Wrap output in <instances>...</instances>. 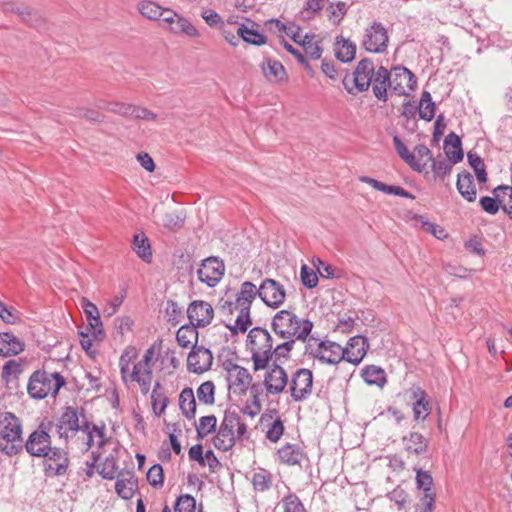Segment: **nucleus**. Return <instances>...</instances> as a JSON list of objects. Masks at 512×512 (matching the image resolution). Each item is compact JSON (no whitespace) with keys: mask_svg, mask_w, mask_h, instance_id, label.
<instances>
[{"mask_svg":"<svg viewBox=\"0 0 512 512\" xmlns=\"http://www.w3.org/2000/svg\"><path fill=\"white\" fill-rule=\"evenodd\" d=\"M154 348H148L142 358L135 362L138 352L135 347L128 346L119 359L122 380L125 384L135 382L142 394L147 395L153 382Z\"/></svg>","mask_w":512,"mask_h":512,"instance_id":"f257e3e1","label":"nucleus"},{"mask_svg":"<svg viewBox=\"0 0 512 512\" xmlns=\"http://www.w3.org/2000/svg\"><path fill=\"white\" fill-rule=\"evenodd\" d=\"M368 348L367 339L357 335L350 338L345 348L336 342L321 341L311 353L322 363L335 365L345 360L351 364L358 365L365 357Z\"/></svg>","mask_w":512,"mask_h":512,"instance_id":"f03ea898","label":"nucleus"},{"mask_svg":"<svg viewBox=\"0 0 512 512\" xmlns=\"http://www.w3.org/2000/svg\"><path fill=\"white\" fill-rule=\"evenodd\" d=\"M56 433L61 439L66 441L72 438L77 432L85 434V444L87 450L96 445L102 448L108 441L105 434V426L90 425L87 421L80 422L77 410L67 407L55 424Z\"/></svg>","mask_w":512,"mask_h":512,"instance_id":"7ed1b4c3","label":"nucleus"},{"mask_svg":"<svg viewBox=\"0 0 512 512\" xmlns=\"http://www.w3.org/2000/svg\"><path fill=\"white\" fill-rule=\"evenodd\" d=\"M259 296V289L250 281H245L241 284L240 290L236 294L235 302L229 303V311L232 313L234 310L238 311V315L233 325H227L232 334L238 332H246L248 327L252 324L250 317V309L252 302Z\"/></svg>","mask_w":512,"mask_h":512,"instance_id":"20e7f679","label":"nucleus"},{"mask_svg":"<svg viewBox=\"0 0 512 512\" xmlns=\"http://www.w3.org/2000/svg\"><path fill=\"white\" fill-rule=\"evenodd\" d=\"M272 328L280 338L306 341L312 331L313 323L307 319L299 318L289 310H281L274 315Z\"/></svg>","mask_w":512,"mask_h":512,"instance_id":"39448f33","label":"nucleus"},{"mask_svg":"<svg viewBox=\"0 0 512 512\" xmlns=\"http://www.w3.org/2000/svg\"><path fill=\"white\" fill-rule=\"evenodd\" d=\"M247 347L250 350L253 370H264L272 360L273 338L270 333L261 327H254L249 331Z\"/></svg>","mask_w":512,"mask_h":512,"instance_id":"423d86ee","label":"nucleus"},{"mask_svg":"<svg viewBox=\"0 0 512 512\" xmlns=\"http://www.w3.org/2000/svg\"><path fill=\"white\" fill-rule=\"evenodd\" d=\"M22 422L11 412H0V451L8 456L22 449Z\"/></svg>","mask_w":512,"mask_h":512,"instance_id":"0eeeda50","label":"nucleus"},{"mask_svg":"<svg viewBox=\"0 0 512 512\" xmlns=\"http://www.w3.org/2000/svg\"><path fill=\"white\" fill-rule=\"evenodd\" d=\"M65 383L66 382L60 373L35 371L30 376L27 391L32 398L43 399L50 394L55 396Z\"/></svg>","mask_w":512,"mask_h":512,"instance_id":"6e6552de","label":"nucleus"},{"mask_svg":"<svg viewBox=\"0 0 512 512\" xmlns=\"http://www.w3.org/2000/svg\"><path fill=\"white\" fill-rule=\"evenodd\" d=\"M389 41L386 28L380 22H373L363 34L362 46L370 53L385 52Z\"/></svg>","mask_w":512,"mask_h":512,"instance_id":"1a4fd4ad","label":"nucleus"},{"mask_svg":"<svg viewBox=\"0 0 512 512\" xmlns=\"http://www.w3.org/2000/svg\"><path fill=\"white\" fill-rule=\"evenodd\" d=\"M225 369L229 391L234 395H245L252 382L250 372L246 368L232 363L226 364Z\"/></svg>","mask_w":512,"mask_h":512,"instance_id":"9d476101","label":"nucleus"},{"mask_svg":"<svg viewBox=\"0 0 512 512\" xmlns=\"http://www.w3.org/2000/svg\"><path fill=\"white\" fill-rule=\"evenodd\" d=\"M49 425L50 423H41L39 427L29 435L25 443V449L31 456L42 457L51 449Z\"/></svg>","mask_w":512,"mask_h":512,"instance_id":"9b49d317","label":"nucleus"},{"mask_svg":"<svg viewBox=\"0 0 512 512\" xmlns=\"http://www.w3.org/2000/svg\"><path fill=\"white\" fill-rule=\"evenodd\" d=\"M416 85L417 81L414 74L406 67L397 66L391 69L389 89L393 93L399 96H408L415 89Z\"/></svg>","mask_w":512,"mask_h":512,"instance_id":"f8f14e48","label":"nucleus"},{"mask_svg":"<svg viewBox=\"0 0 512 512\" xmlns=\"http://www.w3.org/2000/svg\"><path fill=\"white\" fill-rule=\"evenodd\" d=\"M265 369L263 385L267 395H279L284 392L289 381L285 369L277 363L268 365Z\"/></svg>","mask_w":512,"mask_h":512,"instance_id":"ddd939ff","label":"nucleus"},{"mask_svg":"<svg viewBox=\"0 0 512 512\" xmlns=\"http://www.w3.org/2000/svg\"><path fill=\"white\" fill-rule=\"evenodd\" d=\"M258 289L260 299L268 307L278 308L285 302L286 290L280 282L274 279H264Z\"/></svg>","mask_w":512,"mask_h":512,"instance_id":"4468645a","label":"nucleus"},{"mask_svg":"<svg viewBox=\"0 0 512 512\" xmlns=\"http://www.w3.org/2000/svg\"><path fill=\"white\" fill-rule=\"evenodd\" d=\"M44 458V472L48 476H62L66 474L69 467L68 452L64 449L54 447L42 456Z\"/></svg>","mask_w":512,"mask_h":512,"instance_id":"2eb2a0df","label":"nucleus"},{"mask_svg":"<svg viewBox=\"0 0 512 512\" xmlns=\"http://www.w3.org/2000/svg\"><path fill=\"white\" fill-rule=\"evenodd\" d=\"M313 374L309 369H298L292 376L289 385L291 397L302 401L312 393Z\"/></svg>","mask_w":512,"mask_h":512,"instance_id":"dca6fc26","label":"nucleus"},{"mask_svg":"<svg viewBox=\"0 0 512 512\" xmlns=\"http://www.w3.org/2000/svg\"><path fill=\"white\" fill-rule=\"evenodd\" d=\"M224 270L225 267L222 261L215 257L207 258L203 260L197 271L198 279L209 287H214L222 279Z\"/></svg>","mask_w":512,"mask_h":512,"instance_id":"f3484780","label":"nucleus"},{"mask_svg":"<svg viewBox=\"0 0 512 512\" xmlns=\"http://www.w3.org/2000/svg\"><path fill=\"white\" fill-rule=\"evenodd\" d=\"M187 316L190 323L195 327H206L213 320L214 309L212 305L206 301L195 300L188 306Z\"/></svg>","mask_w":512,"mask_h":512,"instance_id":"a211bd4d","label":"nucleus"},{"mask_svg":"<svg viewBox=\"0 0 512 512\" xmlns=\"http://www.w3.org/2000/svg\"><path fill=\"white\" fill-rule=\"evenodd\" d=\"M213 362L212 352L203 346H193L187 358V368L190 372L201 374L210 369Z\"/></svg>","mask_w":512,"mask_h":512,"instance_id":"6ab92c4d","label":"nucleus"},{"mask_svg":"<svg viewBox=\"0 0 512 512\" xmlns=\"http://www.w3.org/2000/svg\"><path fill=\"white\" fill-rule=\"evenodd\" d=\"M81 306L88 321L86 330L91 331L94 339L102 341L105 338V332L97 306L85 298L82 299Z\"/></svg>","mask_w":512,"mask_h":512,"instance_id":"aec40b11","label":"nucleus"},{"mask_svg":"<svg viewBox=\"0 0 512 512\" xmlns=\"http://www.w3.org/2000/svg\"><path fill=\"white\" fill-rule=\"evenodd\" d=\"M375 66L371 59L364 58L356 66L352 82L358 92L367 91L372 84V77L375 72Z\"/></svg>","mask_w":512,"mask_h":512,"instance_id":"412c9836","label":"nucleus"},{"mask_svg":"<svg viewBox=\"0 0 512 512\" xmlns=\"http://www.w3.org/2000/svg\"><path fill=\"white\" fill-rule=\"evenodd\" d=\"M3 11L18 15L23 22L33 27H38L42 23V17L39 13L24 5L7 2L3 4Z\"/></svg>","mask_w":512,"mask_h":512,"instance_id":"4be33fe9","label":"nucleus"},{"mask_svg":"<svg viewBox=\"0 0 512 512\" xmlns=\"http://www.w3.org/2000/svg\"><path fill=\"white\" fill-rule=\"evenodd\" d=\"M227 423V428L230 434H234L233 436L243 442L245 439H248V430L247 424L243 421L242 417L236 413L235 411H226L221 422L222 426H225Z\"/></svg>","mask_w":512,"mask_h":512,"instance_id":"5701e85b","label":"nucleus"},{"mask_svg":"<svg viewBox=\"0 0 512 512\" xmlns=\"http://www.w3.org/2000/svg\"><path fill=\"white\" fill-rule=\"evenodd\" d=\"M391 80V71L389 72L385 67L380 66L372 77V90L374 96L381 101H387V90L389 89V82Z\"/></svg>","mask_w":512,"mask_h":512,"instance_id":"b1692460","label":"nucleus"},{"mask_svg":"<svg viewBox=\"0 0 512 512\" xmlns=\"http://www.w3.org/2000/svg\"><path fill=\"white\" fill-rule=\"evenodd\" d=\"M261 70L267 81L270 83H279L285 80L286 71L281 62L267 58L261 65Z\"/></svg>","mask_w":512,"mask_h":512,"instance_id":"393cba45","label":"nucleus"},{"mask_svg":"<svg viewBox=\"0 0 512 512\" xmlns=\"http://www.w3.org/2000/svg\"><path fill=\"white\" fill-rule=\"evenodd\" d=\"M402 443L408 454H423L426 452L428 447L427 439L418 432H410L409 435L404 436Z\"/></svg>","mask_w":512,"mask_h":512,"instance_id":"a878e982","label":"nucleus"},{"mask_svg":"<svg viewBox=\"0 0 512 512\" xmlns=\"http://www.w3.org/2000/svg\"><path fill=\"white\" fill-rule=\"evenodd\" d=\"M277 454L280 461L289 466L300 464L304 458V452L301 447L290 443L278 449Z\"/></svg>","mask_w":512,"mask_h":512,"instance_id":"bb28decb","label":"nucleus"},{"mask_svg":"<svg viewBox=\"0 0 512 512\" xmlns=\"http://www.w3.org/2000/svg\"><path fill=\"white\" fill-rule=\"evenodd\" d=\"M132 249L145 263L152 261V249L150 241L144 232H138L133 236Z\"/></svg>","mask_w":512,"mask_h":512,"instance_id":"cd10ccee","label":"nucleus"},{"mask_svg":"<svg viewBox=\"0 0 512 512\" xmlns=\"http://www.w3.org/2000/svg\"><path fill=\"white\" fill-rule=\"evenodd\" d=\"M457 190L463 198L469 202L476 199V188L473 182V176L467 171L458 174L456 182Z\"/></svg>","mask_w":512,"mask_h":512,"instance_id":"c85d7f7f","label":"nucleus"},{"mask_svg":"<svg viewBox=\"0 0 512 512\" xmlns=\"http://www.w3.org/2000/svg\"><path fill=\"white\" fill-rule=\"evenodd\" d=\"M23 351V344L10 333H0V356L17 355Z\"/></svg>","mask_w":512,"mask_h":512,"instance_id":"c756f323","label":"nucleus"},{"mask_svg":"<svg viewBox=\"0 0 512 512\" xmlns=\"http://www.w3.org/2000/svg\"><path fill=\"white\" fill-rule=\"evenodd\" d=\"M356 45L352 41L337 37L335 42V55L341 62H351L355 58Z\"/></svg>","mask_w":512,"mask_h":512,"instance_id":"7c9ffc66","label":"nucleus"},{"mask_svg":"<svg viewBox=\"0 0 512 512\" xmlns=\"http://www.w3.org/2000/svg\"><path fill=\"white\" fill-rule=\"evenodd\" d=\"M197 340H198L197 327H195L191 323H190V325H188V324L182 325L176 333V341H177L178 345L182 348H189V347L193 348V346H197L196 345Z\"/></svg>","mask_w":512,"mask_h":512,"instance_id":"2f4dec72","label":"nucleus"},{"mask_svg":"<svg viewBox=\"0 0 512 512\" xmlns=\"http://www.w3.org/2000/svg\"><path fill=\"white\" fill-rule=\"evenodd\" d=\"M179 407L187 419H193L196 414V401L193 389L184 388L179 395Z\"/></svg>","mask_w":512,"mask_h":512,"instance_id":"473e14b6","label":"nucleus"},{"mask_svg":"<svg viewBox=\"0 0 512 512\" xmlns=\"http://www.w3.org/2000/svg\"><path fill=\"white\" fill-rule=\"evenodd\" d=\"M444 151L448 158L454 162H460L463 159V150L460 138L453 132L449 133L444 140Z\"/></svg>","mask_w":512,"mask_h":512,"instance_id":"72a5a7b5","label":"nucleus"},{"mask_svg":"<svg viewBox=\"0 0 512 512\" xmlns=\"http://www.w3.org/2000/svg\"><path fill=\"white\" fill-rule=\"evenodd\" d=\"M227 425V423H225V426L220 424L219 430L213 439L214 446L224 452L229 451L237 442H241L233 436L234 434L229 433Z\"/></svg>","mask_w":512,"mask_h":512,"instance_id":"f704fd0d","label":"nucleus"},{"mask_svg":"<svg viewBox=\"0 0 512 512\" xmlns=\"http://www.w3.org/2000/svg\"><path fill=\"white\" fill-rule=\"evenodd\" d=\"M393 144L401 159L404 160L413 170L417 172L423 171V164L418 162L416 163V156L414 153L409 152L408 148L399 136L396 135L393 137Z\"/></svg>","mask_w":512,"mask_h":512,"instance_id":"c9c22d12","label":"nucleus"},{"mask_svg":"<svg viewBox=\"0 0 512 512\" xmlns=\"http://www.w3.org/2000/svg\"><path fill=\"white\" fill-rule=\"evenodd\" d=\"M362 377L368 385L383 387L387 382L385 371L374 365L366 366L362 370Z\"/></svg>","mask_w":512,"mask_h":512,"instance_id":"e433bc0d","label":"nucleus"},{"mask_svg":"<svg viewBox=\"0 0 512 512\" xmlns=\"http://www.w3.org/2000/svg\"><path fill=\"white\" fill-rule=\"evenodd\" d=\"M425 391L421 388L413 390V397L416 402L413 405V414L415 420H424L429 415V403L425 400Z\"/></svg>","mask_w":512,"mask_h":512,"instance_id":"4c0bfd02","label":"nucleus"},{"mask_svg":"<svg viewBox=\"0 0 512 512\" xmlns=\"http://www.w3.org/2000/svg\"><path fill=\"white\" fill-rule=\"evenodd\" d=\"M151 404L152 409L155 415L160 416L164 413L167 404L168 398L165 395L162 386L159 381H156L151 393Z\"/></svg>","mask_w":512,"mask_h":512,"instance_id":"58836bf2","label":"nucleus"},{"mask_svg":"<svg viewBox=\"0 0 512 512\" xmlns=\"http://www.w3.org/2000/svg\"><path fill=\"white\" fill-rule=\"evenodd\" d=\"M494 196L498 199L500 207L509 216H512V187L501 185L493 190Z\"/></svg>","mask_w":512,"mask_h":512,"instance_id":"ea45409f","label":"nucleus"},{"mask_svg":"<svg viewBox=\"0 0 512 512\" xmlns=\"http://www.w3.org/2000/svg\"><path fill=\"white\" fill-rule=\"evenodd\" d=\"M138 11L149 20H159L164 15L163 8L149 0L140 2L138 4Z\"/></svg>","mask_w":512,"mask_h":512,"instance_id":"a19ab883","label":"nucleus"},{"mask_svg":"<svg viewBox=\"0 0 512 512\" xmlns=\"http://www.w3.org/2000/svg\"><path fill=\"white\" fill-rule=\"evenodd\" d=\"M456 163L447 156L438 155L431 161V166L434 174L443 178L451 172L453 165Z\"/></svg>","mask_w":512,"mask_h":512,"instance_id":"79ce46f5","label":"nucleus"},{"mask_svg":"<svg viewBox=\"0 0 512 512\" xmlns=\"http://www.w3.org/2000/svg\"><path fill=\"white\" fill-rule=\"evenodd\" d=\"M136 488V480L133 476L129 478L118 479L115 484L117 494L123 499H131Z\"/></svg>","mask_w":512,"mask_h":512,"instance_id":"37998d69","label":"nucleus"},{"mask_svg":"<svg viewBox=\"0 0 512 512\" xmlns=\"http://www.w3.org/2000/svg\"><path fill=\"white\" fill-rule=\"evenodd\" d=\"M237 35L245 42L253 45H262L266 42L264 35L246 25H241L237 28Z\"/></svg>","mask_w":512,"mask_h":512,"instance_id":"c03bdc74","label":"nucleus"},{"mask_svg":"<svg viewBox=\"0 0 512 512\" xmlns=\"http://www.w3.org/2000/svg\"><path fill=\"white\" fill-rule=\"evenodd\" d=\"M435 115V104L429 92L424 91L419 104V116L421 119L431 121Z\"/></svg>","mask_w":512,"mask_h":512,"instance_id":"a18cd8bd","label":"nucleus"},{"mask_svg":"<svg viewBox=\"0 0 512 512\" xmlns=\"http://www.w3.org/2000/svg\"><path fill=\"white\" fill-rule=\"evenodd\" d=\"M284 342L276 344L275 347L272 348V358H275V363L277 361H281L282 359L287 360L290 356V352L292 351L295 341L297 339L292 338H282Z\"/></svg>","mask_w":512,"mask_h":512,"instance_id":"49530a36","label":"nucleus"},{"mask_svg":"<svg viewBox=\"0 0 512 512\" xmlns=\"http://www.w3.org/2000/svg\"><path fill=\"white\" fill-rule=\"evenodd\" d=\"M300 45L304 48L305 53L313 60H317L322 55V48L317 41H315L314 35H304Z\"/></svg>","mask_w":512,"mask_h":512,"instance_id":"de8ad7c7","label":"nucleus"},{"mask_svg":"<svg viewBox=\"0 0 512 512\" xmlns=\"http://www.w3.org/2000/svg\"><path fill=\"white\" fill-rule=\"evenodd\" d=\"M198 400L205 405L215 402V385L212 381L203 382L196 391Z\"/></svg>","mask_w":512,"mask_h":512,"instance_id":"09e8293b","label":"nucleus"},{"mask_svg":"<svg viewBox=\"0 0 512 512\" xmlns=\"http://www.w3.org/2000/svg\"><path fill=\"white\" fill-rule=\"evenodd\" d=\"M171 31L176 34L183 33L190 37L199 36V32L196 27L191 24L188 19L182 16H179L178 19H175L174 25L171 26Z\"/></svg>","mask_w":512,"mask_h":512,"instance_id":"8fccbe9b","label":"nucleus"},{"mask_svg":"<svg viewBox=\"0 0 512 512\" xmlns=\"http://www.w3.org/2000/svg\"><path fill=\"white\" fill-rule=\"evenodd\" d=\"M217 418L214 415L203 416L196 425L199 438H205L216 429Z\"/></svg>","mask_w":512,"mask_h":512,"instance_id":"3c124183","label":"nucleus"},{"mask_svg":"<svg viewBox=\"0 0 512 512\" xmlns=\"http://www.w3.org/2000/svg\"><path fill=\"white\" fill-rule=\"evenodd\" d=\"M284 512H305V507L296 494L290 493L281 501Z\"/></svg>","mask_w":512,"mask_h":512,"instance_id":"603ef678","label":"nucleus"},{"mask_svg":"<svg viewBox=\"0 0 512 512\" xmlns=\"http://www.w3.org/2000/svg\"><path fill=\"white\" fill-rule=\"evenodd\" d=\"M99 107L121 116H131L133 109L132 104L121 102H107L104 105H99Z\"/></svg>","mask_w":512,"mask_h":512,"instance_id":"864d4df0","label":"nucleus"},{"mask_svg":"<svg viewBox=\"0 0 512 512\" xmlns=\"http://www.w3.org/2000/svg\"><path fill=\"white\" fill-rule=\"evenodd\" d=\"M147 481L155 488L162 487L164 481L163 468L160 464L150 467L147 472Z\"/></svg>","mask_w":512,"mask_h":512,"instance_id":"5fc2aeb1","label":"nucleus"},{"mask_svg":"<svg viewBox=\"0 0 512 512\" xmlns=\"http://www.w3.org/2000/svg\"><path fill=\"white\" fill-rule=\"evenodd\" d=\"M196 501L191 495H181L175 504V512H195Z\"/></svg>","mask_w":512,"mask_h":512,"instance_id":"6e6d98bb","label":"nucleus"},{"mask_svg":"<svg viewBox=\"0 0 512 512\" xmlns=\"http://www.w3.org/2000/svg\"><path fill=\"white\" fill-rule=\"evenodd\" d=\"M98 472L104 479H114L117 474L116 460L113 457H107Z\"/></svg>","mask_w":512,"mask_h":512,"instance_id":"4d7b16f0","label":"nucleus"},{"mask_svg":"<svg viewBox=\"0 0 512 512\" xmlns=\"http://www.w3.org/2000/svg\"><path fill=\"white\" fill-rule=\"evenodd\" d=\"M284 425L281 419L277 418L268 427L266 431V437L271 442H278L283 435Z\"/></svg>","mask_w":512,"mask_h":512,"instance_id":"13d9d810","label":"nucleus"},{"mask_svg":"<svg viewBox=\"0 0 512 512\" xmlns=\"http://www.w3.org/2000/svg\"><path fill=\"white\" fill-rule=\"evenodd\" d=\"M301 281L307 288H314L318 284V276L316 272L309 268L307 265H303L300 271Z\"/></svg>","mask_w":512,"mask_h":512,"instance_id":"bf43d9fd","label":"nucleus"},{"mask_svg":"<svg viewBox=\"0 0 512 512\" xmlns=\"http://www.w3.org/2000/svg\"><path fill=\"white\" fill-rule=\"evenodd\" d=\"M415 153L416 156V163H422L423 164V170L427 167L428 163H431L433 160L432 153L430 149L423 144H419L415 147Z\"/></svg>","mask_w":512,"mask_h":512,"instance_id":"052dcab7","label":"nucleus"},{"mask_svg":"<svg viewBox=\"0 0 512 512\" xmlns=\"http://www.w3.org/2000/svg\"><path fill=\"white\" fill-rule=\"evenodd\" d=\"M183 222L184 218L176 212L167 213L163 218V225L170 230L179 229L182 227Z\"/></svg>","mask_w":512,"mask_h":512,"instance_id":"680f3d73","label":"nucleus"},{"mask_svg":"<svg viewBox=\"0 0 512 512\" xmlns=\"http://www.w3.org/2000/svg\"><path fill=\"white\" fill-rule=\"evenodd\" d=\"M166 316L169 322L176 325L182 318L181 308L174 301H168L166 307Z\"/></svg>","mask_w":512,"mask_h":512,"instance_id":"e2e57ef3","label":"nucleus"},{"mask_svg":"<svg viewBox=\"0 0 512 512\" xmlns=\"http://www.w3.org/2000/svg\"><path fill=\"white\" fill-rule=\"evenodd\" d=\"M252 482L254 488L258 491L267 490L271 484L270 477L265 471L255 473Z\"/></svg>","mask_w":512,"mask_h":512,"instance_id":"0e129e2a","label":"nucleus"},{"mask_svg":"<svg viewBox=\"0 0 512 512\" xmlns=\"http://www.w3.org/2000/svg\"><path fill=\"white\" fill-rule=\"evenodd\" d=\"M416 483L419 489H423L424 492H431L433 479L428 472L418 470L416 474Z\"/></svg>","mask_w":512,"mask_h":512,"instance_id":"69168bd1","label":"nucleus"},{"mask_svg":"<svg viewBox=\"0 0 512 512\" xmlns=\"http://www.w3.org/2000/svg\"><path fill=\"white\" fill-rule=\"evenodd\" d=\"M434 494L432 492H424L423 496L421 497L417 507V512H432L434 507Z\"/></svg>","mask_w":512,"mask_h":512,"instance_id":"338daca9","label":"nucleus"},{"mask_svg":"<svg viewBox=\"0 0 512 512\" xmlns=\"http://www.w3.org/2000/svg\"><path fill=\"white\" fill-rule=\"evenodd\" d=\"M480 205L485 212H487L491 215H495L499 211V208H500V203L495 196L494 197H489V196L482 197L480 199Z\"/></svg>","mask_w":512,"mask_h":512,"instance_id":"774afa93","label":"nucleus"}]
</instances>
